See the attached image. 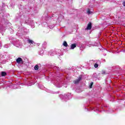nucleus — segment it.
Wrapping results in <instances>:
<instances>
[{
	"instance_id": "obj_1",
	"label": "nucleus",
	"mask_w": 125,
	"mask_h": 125,
	"mask_svg": "<svg viewBox=\"0 0 125 125\" xmlns=\"http://www.w3.org/2000/svg\"><path fill=\"white\" fill-rule=\"evenodd\" d=\"M81 80H82V77H79L78 79H77L76 80L74 81L73 83L75 84H77V83H80V81H81Z\"/></svg>"
},
{
	"instance_id": "obj_2",
	"label": "nucleus",
	"mask_w": 125,
	"mask_h": 125,
	"mask_svg": "<svg viewBox=\"0 0 125 125\" xmlns=\"http://www.w3.org/2000/svg\"><path fill=\"white\" fill-rule=\"evenodd\" d=\"M91 28H92V25L91 22H89L88 24H87V26L86 28L87 30H91Z\"/></svg>"
},
{
	"instance_id": "obj_3",
	"label": "nucleus",
	"mask_w": 125,
	"mask_h": 125,
	"mask_svg": "<svg viewBox=\"0 0 125 125\" xmlns=\"http://www.w3.org/2000/svg\"><path fill=\"white\" fill-rule=\"evenodd\" d=\"M17 63H20V62H23V60L21 58H18L16 60Z\"/></svg>"
},
{
	"instance_id": "obj_4",
	"label": "nucleus",
	"mask_w": 125,
	"mask_h": 125,
	"mask_svg": "<svg viewBox=\"0 0 125 125\" xmlns=\"http://www.w3.org/2000/svg\"><path fill=\"white\" fill-rule=\"evenodd\" d=\"M77 47V44L76 43H73V44H72L71 45V49H74V48Z\"/></svg>"
},
{
	"instance_id": "obj_5",
	"label": "nucleus",
	"mask_w": 125,
	"mask_h": 125,
	"mask_svg": "<svg viewBox=\"0 0 125 125\" xmlns=\"http://www.w3.org/2000/svg\"><path fill=\"white\" fill-rule=\"evenodd\" d=\"M7 75V74L6 73V72H4V71H2L1 72V76L2 77H5V76H6Z\"/></svg>"
},
{
	"instance_id": "obj_6",
	"label": "nucleus",
	"mask_w": 125,
	"mask_h": 125,
	"mask_svg": "<svg viewBox=\"0 0 125 125\" xmlns=\"http://www.w3.org/2000/svg\"><path fill=\"white\" fill-rule=\"evenodd\" d=\"M27 41L29 43H31L32 44H33V43H35V42H34L33 40L29 39Z\"/></svg>"
},
{
	"instance_id": "obj_7",
	"label": "nucleus",
	"mask_w": 125,
	"mask_h": 125,
	"mask_svg": "<svg viewBox=\"0 0 125 125\" xmlns=\"http://www.w3.org/2000/svg\"><path fill=\"white\" fill-rule=\"evenodd\" d=\"M63 45L64 46H65L66 47H67V46H68V43H67V42L66 41H64V42L63 43Z\"/></svg>"
},
{
	"instance_id": "obj_8",
	"label": "nucleus",
	"mask_w": 125,
	"mask_h": 125,
	"mask_svg": "<svg viewBox=\"0 0 125 125\" xmlns=\"http://www.w3.org/2000/svg\"><path fill=\"white\" fill-rule=\"evenodd\" d=\"M87 14H91V13H92V12H91V11H90V9H88V10H87Z\"/></svg>"
},
{
	"instance_id": "obj_9",
	"label": "nucleus",
	"mask_w": 125,
	"mask_h": 125,
	"mask_svg": "<svg viewBox=\"0 0 125 125\" xmlns=\"http://www.w3.org/2000/svg\"><path fill=\"white\" fill-rule=\"evenodd\" d=\"M35 70H39V65L38 64L36 65L34 67Z\"/></svg>"
},
{
	"instance_id": "obj_10",
	"label": "nucleus",
	"mask_w": 125,
	"mask_h": 125,
	"mask_svg": "<svg viewBox=\"0 0 125 125\" xmlns=\"http://www.w3.org/2000/svg\"><path fill=\"white\" fill-rule=\"evenodd\" d=\"M92 85H93V82H91L89 85V88H92Z\"/></svg>"
},
{
	"instance_id": "obj_11",
	"label": "nucleus",
	"mask_w": 125,
	"mask_h": 125,
	"mask_svg": "<svg viewBox=\"0 0 125 125\" xmlns=\"http://www.w3.org/2000/svg\"><path fill=\"white\" fill-rule=\"evenodd\" d=\"M98 66H99V65H98V64H97V63H95V64H94V66L95 68H98Z\"/></svg>"
},
{
	"instance_id": "obj_12",
	"label": "nucleus",
	"mask_w": 125,
	"mask_h": 125,
	"mask_svg": "<svg viewBox=\"0 0 125 125\" xmlns=\"http://www.w3.org/2000/svg\"><path fill=\"white\" fill-rule=\"evenodd\" d=\"M102 75H104V74H106V71H105L104 70H103L102 71Z\"/></svg>"
},
{
	"instance_id": "obj_13",
	"label": "nucleus",
	"mask_w": 125,
	"mask_h": 125,
	"mask_svg": "<svg viewBox=\"0 0 125 125\" xmlns=\"http://www.w3.org/2000/svg\"><path fill=\"white\" fill-rule=\"evenodd\" d=\"M123 4L124 6H125V1H124L123 2Z\"/></svg>"
}]
</instances>
